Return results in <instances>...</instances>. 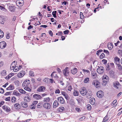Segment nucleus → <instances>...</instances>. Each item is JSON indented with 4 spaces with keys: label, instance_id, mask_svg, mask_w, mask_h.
<instances>
[{
    "label": "nucleus",
    "instance_id": "nucleus-1",
    "mask_svg": "<svg viewBox=\"0 0 122 122\" xmlns=\"http://www.w3.org/2000/svg\"><path fill=\"white\" fill-rule=\"evenodd\" d=\"M102 80L103 82V84L105 85L107 83V82L109 81V78L106 75L104 76H103Z\"/></svg>",
    "mask_w": 122,
    "mask_h": 122
},
{
    "label": "nucleus",
    "instance_id": "nucleus-2",
    "mask_svg": "<svg viewBox=\"0 0 122 122\" xmlns=\"http://www.w3.org/2000/svg\"><path fill=\"white\" fill-rule=\"evenodd\" d=\"M87 91L85 87L82 88L81 90L80 91V93L81 95L85 96L87 93Z\"/></svg>",
    "mask_w": 122,
    "mask_h": 122
},
{
    "label": "nucleus",
    "instance_id": "nucleus-3",
    "mask_svg": "<svg viewBox=\"0 0 122 122\" xmlns=\"http://www.w3.org/2000/svg\"><path fill=\"white\" fill-rule=\"evenodd\" d=\"M104 70V68L102 66H100L97 69V71L99 74H102L103 73Z\"/></svg>",
    "mask_w": 122,
    "mask_h": 122
},
{
    "label": "nucleus",
    "instance_id": "nucleus-4",
    "mask_svg": "<svg viewBox=\"0 0 122 122\" xmlns=\"http://www.w3.org/2000/svg\"><path fill=\"white\" fill-rule=\"evenodd\" d=\"M63 72L64 76H68L69 74V68H66L63 70Z\"/></svg>",
    "mask_w": 122,
    "mask_h": 122
},
{
    "label": "nucleus",
    "instance_id": "nucleus-5",
    "mask_svg": "<svg viewBox=\"0 0 122 122\" xmlns=\"http://www.w3.org/2000/svg\"><path fill=\"white\" fill-rule=\"evenodd\" d=\"M97 96L99 98H102L104 96L103 93L102 91H99L97 93Z\"/></svg>",
    "mask_w": 122,
    "mask_h": 122
},
{
    "label": "nucleus",
    "instance_id": "nucleus-6",
    "mask_svg": "<svg viewBox=\"0 0 122 122\" xmlns=\"http://www.w3.org/2000/svg\"><path fill=\"white\" fill-rule=\"evenodd\" d=\"M24 2L22 0H17L16 2V4L17 6L19 7L22 6L23 5Z\"/></svg>",
    "mask_w": 122,
    "mask_h": 122
},
{
    "label": "nucleus",
    "instance_id": "nucleus-7",
    "mask_svg": "<svg viewBox=\"0 0 122 122\" xmlns=\"http://www.w3.org/2000/svg\"><path fill=\"white\" fill-rule=\"evenodd\" d=\"M45 89V87L43 86H41L39 87L37 89V91L38 92H43Z\"/></svg>",
    "mask_w": 122,
    "mask_h": 122
},
{
    "label": "nucleus",
    "instance_id": "nucleus-8",
    "mask_svg": "<svg viewBox=\"0 0 122 122\" xmlns=\"http://www.w3.org/2000/svg\"><path fill=\"white\" fill-rule=\"evenodd\" d=\"M25 74V72L23 71H22L17 74V76L18 77L21 78Z\"/></svg>",
    "mask_w": 122,
    "mask_h": 122
},
{
    "label": "nucleus",
    "instance_id": "nucleus-9",
    "mask_svg": "<svg viewBox=\"0 0 122 122\" xmlns=\"http://www.w3.org/2000/svg\"><path fill=\"white\" fill-rule=\"evenodd\" d=\"M33 97L36 100H38L42 98L40 95L36 94H35L33 95Z\"/></svg>",
    "mask_w": 122,
    "mask_h": 122
},
{
    "label": "nucleus",
    "instance_id": "nucleus-10",
    "mask_svg": "<svg viewBox=\"0 0 122 122\" xmlns=\"http://www.w3.org/2000/svg\"><path fill=\"white\" fill-rule=\"evenodd\" d=\"M7 112H9L10 111V108L7 106L4 105L2 107Z\"/></svg>",
    "mask_w": 122,
    "mask_h": 122
},
{
    "label": "nucleus",
    "instance_id": "nucleus-11",
    "mask_svg": "<svg viewBox=\"0 0 122 122\" xmlns=\"http://www.w3.org/2000/svg\"><path fill=\"white\" fill-rule=\"evenodd\" d=\"M43 107L47 109H50L51 107L50 104L49 103H45L43 105Z\"/></svg>",
    "mask_w": 122,
    "mask_h": 122
},
{
    "label": "nucleus",
    "instance_id": "nucleus-12",
    "mask_svg": "<svg viewBox=\"0 0 122 122\" xmlns=\"http://www.w3.org/2000/svg\"><path fill=\"white\" fill-rule=\"evenodd\" d=\"M15 7L13 5L10 6L9 7V8L10 11L11 12H14L15 10Z\"/></svg>",
    "mask_w": 122,
    "mask_h": 122
},
{
    "label": "nucleus",
    "instance_id": "nucleus-13",
    "mask_svg": "<svg viewBox=\"0 0 122 122\" xmlns=\"http://www.w3.org/2000/svg\"><path fill=\"white\" fill-rule=\"evenodd\" d=\"M59 102H60V103L61 104H64L65 103L64 100L63 98L61 97H59L57 98V99Z\"/></svg>",
    "mask_w": 122,
    "mask_h": 122
},
{
    "label": "nucleus",
    "instance_id": "nucleus-14",
    "mask_svg": "<svg viewBox=\"0 0 122 122\" xmlns=\"http://www.w3.org/2000/svg\"><path fill=\"white\" fill-rule=\"evenodd\" d=\"M21 106L24 108H26L28 106L27 103H26L25 102L22 101L21 102Z\"/></svg>",
    "mask_w": 122,
    "mask_h": 122
},
{
    "label": "nucleus",
    "instance_id": "nucleus-15",
    "mask_svg": "<svg viewBox=\"0 0 122 122\" xmlns=\"http://www.w3.org/2000/svg\"><path fill=\"white\" fill-rule=\"evenodd\" d=\"M14 107L17 109H19L21 108L20 104L18 103H16L15 104Z\"/></svg>",
    "mask_w": 122,
    "mask_h": 122
},
{
    "label": "nucleus",
    "instance_id": "nucleus-16",
    "mask_svg": "<svg viewBox=\"0 0 122 122\" xmlns=\"http://www.w3.org/2000/svg\"><path fill=\"white\" fill-rule=\"evenodd\" d=\"M119 85V83L117 81H115L113 83V85L114 87H116L117 88H118L117 86Z\"/></svg>",
    "mask_w": 122,
    "mask_h": 122
},
{
    "label": "nucleus",
    "instance_id": "nucleus-17",
    "mask_svg": "<svg viewBox=\"0 0 122 122\" xmlns=\"http://www.w3.org/2000/svg\"><path fill=\"white\" fill-rule=\"evenodd\" d=\"M71 73L73 74H76L77 71V69L76 68H74L73 69L71 70Z\"/></svg>",
    "mask_w": 122,
    "mask_h": 122
},
{
    "label": "nucleus",
    "instance_id": "nucleus-18",
    "mask_svg": "<svg viewBox=\"0 0 122 122\" xmlns=\"http://www.w3.org/2000/svg\"><path fill=\"white\" fill-rule=\"evenodd\" d=\"M58 103L57 101H55L54 102L53 105V107L54 108H56L58 105Z\"/></svg>",
    "mask_w": 122,
    "mask_h": 122
},
{
    "label": "nucleus",
    "instance_id": "nucleus-19",
    "mask_svg": "<svg viewBox=\"0 0 122 122\" xmlns=\"http://www.w3.org/2000/svg\"><path fill=\"white\" fill-rule=\"evenodd\" d=\"M14 86L12 85H10L8 87L6 88L7 90H12L14 89Z\"/></svg>",
    "mask_w": 122,
    "mask_h": 122
},
{
    "label": "nucleus",
    "instance_id": "nucleus-20",
    "mask_svg": "<svg viewBox=\"0 0 122 122\" xmlns=\"http://www.w3.org/2000/svg\"><path fill=\"white\" fill-rule=\"evenodd\" d=\"M16 65L15 64L13 63H12L11 64L10 66V69L11 70H14L15 69V66Z\"/></svg>",
    "mask_w": 122,
    "mask_h": 122
},
{
    "label": "nucleus",
    "instance_id": "nucleus-21",
    "mask_svg": "<svg viewBox=\"0 0 122 122\" xmlns=\"http://www.w3.org/2000/svg\"><path fill=\"white\" fill-rule=\"evenodd\" d=\"M4 19L2 17L0 16V23L1 24H3L4 22Z\"/></svg>",
    "mask_w": 122,
    "mask_h": 122
},
{
    "label": "nucleus",
    "instance_id": "nucleus-22",
    "mask_svg": "<svg viewBox=\"0 0 122 122\" xmlns=\"http://www.w3.org/2000/svg\"><path fill=\"white\" fill-rule=\"evenodd\" d=\"M116 64L117 65V67L118 68V69L119 71H121L122 70V66L120 64H117V63Z\"/></svg>",
    "mask_w": 122,
    "mask_h": 122
},
{
    "label": "nucleus",
    "instance_id": "nucleus-23",
    "mask_svg": "<svg viewBox=\"0 0 122 122\" xmlns=\"http://www.w3.org/2000/svg\"><path fill=\"white\" fill-rule=\"evenodd\" d=\"M13 94L15 95H16L17 96H20V94L18 92H17L16 90H15L13 92Z\"/></svg>",
    "mask_w": 122,
    "mask_h": 122
},
{
    "label": "nucleus",
    "instance_id": "nucleus-24",
    "mask_svg": "<svg viewBox=\"0 0 122 122\" xmlns=\"http://www.w3.org/2000/svg\"><path fill=\"white\" fill-rule=\"evenodd\" d=\"M100 82L99 81H96V84L95 86L97 88L100 87Z\"/></svg>",
    "mask_w": 122,
    "mask_h": 122
},
{
    "label": "nucleus",
    "instance_id": "nucleus-25",
    "mask_svg": "<svg viewBox=\"0 0 122 122\" xmlns=\"http://www.w3.org/2000/svg\"><path fill=\"white\" fill-rule=\"evenodd\" d=\"M64 107H61L58 108L57 110L59 112H62L64 110Z\"/></svg>",
    "mask_w": 122,
    "mask_h": 122
},
{
    "label": "nucleus",
    "instance_id": "nucleus-26",
    "mask_svg": "<svg viewBox=\"0 0 122 122\" xmlns=\"http://www.w3.org/2000/svg\"><path fill=\"white\" fill-rule=\"evenodd\" d=\"M6 44L5 41H2L0 42V46H6Z\"/></svg>",
    "mask_w": 122,
    "mask_h": 122
},
{
    "label": "nucleus",
    "instance_id": "nucleus-27",
    "mask_svg": "<svg viewBox=\"0 0 122 122\" xmlns=\"http://www.w3.org/2000/svg\"><path fill=\"white\" fill-rule=\"evenodd\" d=\"M110 69V68L109 63H108L106 67V70L107 71H109Z\"/></svg>",
    "mask_w": 122,
    "mask_h": 122
},
{
    "label": "nucleus",
    "instance_id": "nucleus-28",
    "mask_svg": "<svg viewBox=\"0 0 122 122\" xmlns=\"http://www.w3.org/2000/svg\"><path fill=\"white\" fill-rule=\"evenodd\" d=\"M114 61L118 63H120V59L117 57H116L114 58Z\"/></svg>",
    "mask_w": 122,
    "mask_h": 122
},
{
    "label": "nucleus",
    "instance_id": "nucleus-29",
    "mask_svg": "<svg viewBox=\"0 0 122 122\" xmlns=\"http://www.w3.org/2000/svg\"><path fill=\"white\" fill-rule=\"evenodd\" d=\"M18 90L21 93L25 94L26 93V92L22 89H19Z\"/></svg>",
    "mask_w": 122,
    "mask_h": 122
},
{
    "label": "nucleus",
    "instance_id": "nucleus-30",
    "mask_svg": "<svg viewBox=\"0 0 122 122\" xmlns=\"http://www.w3.org/2000/svg\"><path fill=\"white\" fill-rule=\"evenodd\" d=\"M6 74V71L5 70H3L1 72V75L2 76H4Z\"/></svg>",
    "mask_w": 122,
    "mask_h": 122
},
{
    "label": "nucleus",
    "instance_id": "nucleus-31",
    "mask_svg": "<svg viewBox=\"0 0 122 122\" xmlns=\"http://www.w3.org/2000/svg\"><path fill=\"white\" fill-rule=\"evenodd\" d=\"M16 100V99L15 97H13L11 99V101L12 103H15Z\"/></svg>",
    "mask_w": 122,
    "mask_h": 122
},
{
    "label": "nucleus",
    "instance_id": "nucleus-32",
    "mask_svg": "<svg viewBox=\"0 0 122 122\" xmlns=\"http://www.w3.org/2000/svg\"><path fill=\"white\" fill-rule=\"evenodd\" d=\"M79 93V92L78 91L74 90L73 93V95L74 96H78Z\"/></svg>",
    "mask_w": 122,
    "mask_h": 122
},
{
    "label": "nucleus",
    "instance_id": "nucleus-33",
    "mask_svg": "<svg viewBox=\"0 0 122 122\" xmlns=\"http://www.w3.org/2000/svg\"><path fill=\"white\" fill-rule=\"evenodd\" d=\"M50 101V98L49 97H47L46 98H44V101L45 102H49Z\"/></svg>",
    "mask_w": 122,
    "mask_h": 122
},
{
    "label": "nucleus",
    "instance_id": "nucleus-34",
    "mask_svg": "<svg viewBox=\"0 0 122 122\" xmlns=\"http://www.w3.org/2000/svg\"><path fill=\"white\" fill-rule=\"evenodd\" d=\"M4 35V34L3 31L0 29V38L3 37Z\"/></svg>",
    "mask_w": 122,
    "mask_h": 122
},
{
    "label": "nucleus",
    "instance_id": "nucleus-35",
    "mask_svg": "<svg viewBox=\"0 0 122 122\" xmlns=\"http://www.w3.org/2000/svg\"><path fill=\"white\" fill-rule=\"evenodd\" d=\"M54 72H53L51 74V76L52 77H56V78H58V76L56 74H55V75L54 74Z\"/></svg>",
    "mask_w": 122,
    "mask_h": 122
},
{
    "label": "nucleus",
    "instance_id": "nucleus-36",
    "mask_svg": "<svg viewBox=\"0 0 122 122\" xmlns=\"http://www.w3.org/2000/svg\"><path fill=\"white\" fill-rule=\"evenodd\" d=\"M105 56V55L104 53H102L100 56V58L101 59H102L104 58Z\"/></svg>",
    "mask_w": 122,
    "mask_h": 122
},
{
    "label": "nucleus",
    "instance_id": "nucleus-37",
    "mask_svg": "<svg viewBox=\"0 0 122 122\" xmlns=\"http://www.w3.org/2000/svg\"><path fill=\"white\" fill-rule=\"evenodd\" d=\"M24 88L25 90L28 91H30L31 90V89L29 87H25Z\"/></svg>",
    "mask_w": 122,
    "mask_h": 122
},
{
    "label": "nucleus",
    "instance_id": "nucleus-38",
    "mask_svg": "<svg viewBox=\"0 0 122 122\" xmlns=\"http://www.w3.org/2000/svg\"><path fill=\"white\" fill-rule=\"evenodd\" d=\"M118 53L120 56H122V50H119L118 51Z\"/></svg>",
    "mask_w": 122,
    "mask_h": 122
},
{
    "label": "nucleus",
    "instance_id": "nucleus-39",
    "mask_svg": "<svg viewBox=\"0 0 122 122\" xmlns=\"http://www.w3.org/2000/svg\"><path fill=\"white\" fill-rule=\"evenodd\" d=\"M87 110H90L91 109L92 107L91 105L88 104L87 105Z\"/></svg>",
    "mask_w": 122,
    "mask_h": 122
},
{
    "label": "nucleus",
    "instance_id": "nucleus-40",
    "mask_svg": "<svg viewBox=\"0 0 122 122\" xmlns=\"http://www.w3.org/2000/svg\"><path fill=\"white\" fill-rule=\"evenodd\" d=\"M89 81V78L86 77V78L84 81V82L85 83H86L88 82V81Z\"/></svg>",
    "mask_w": 122,
    "mask_h": 122
},
{
    "label": "nucleus",
    "instance_id": "nucleus-41",
    "mask_svg": "<svg viewBox=\"0 0 122 122\" xmlns=\"http://www.w3.org/2000/svg\"><path fill=\"white\" fill-rule=\"evenodd\" d=\"M12 91L10 92H6L5 94V96H7L8 95H11V93L12 92Z\"/></svg>",
    "mask_w": 122,
    "mask_h": 122
},
{
    "label": "nucleus",
    "instance_id": "nucleus-42",
    "mask_svg": "<svg viewBox=\"0 0 122 122\" xmlns=\"http://www.w3.org/2000/svg\"><path fill=\"white\" fill-rule=\"evenodd\" d=\"M91 73L93 76H96V71H92Z\"/></svg>",
    "mask_w": 122,
    "mask_h": 122
},
{
    "label": "nucleus",
    "instance_id": "nucleus-43",
    "mask_svg": "<svg viewBox=\"0 0 122 122\" xmlns=\"http://www.w3.org/2000/svg\"><path fill=\"white\" fill-rule=\"evenodd\" d=\"M80 18L82 19H83L84 18V16L83 13L81 12L80 13Z\"/></svg>",
    "mask_w": 122,
    "mask_h": 122
},
{
    "label": "nucleus",
    "instance_id": "nucleus-44",
    "mask_svg": "<svg viewBox=\"0 0 122 122\" xmlns=\"http://www.w3.org/2000/svg\"><path fill=\"white\" fill-rule=\"evenodd\" d=\"M102 62H103V63L105 65L107 64V60L105 59H103L102 60Z\"/></svg>",
    "mask_w": 122,
    "mask_h": 122
},
{
    "label": "nucleus",
    "instance_id": "nucleus-45",
    "mask_svg": "<svg viewBox=\"0 0 122 122\" xmlns=\"http://www.w3.org/2000/svg\"><path fill=\"white\" fill-rule=\"evenodd\" d=\"M103 51V50L101 49L100 50H99L98 51H97L96 53V54L97 55H99V53L101 52H102Z\"/></svg>",
    "mask_w": 122,
    "mask_h": 122
},
{
    "label": "nucleus",
    "instance_id": "nucleus-46",
    "mask_svg": "<svg viewBox=\"0 0 122 122\" xmlns=\"http://www.w3.org/2000/svg\"><path fill=\"white\" fill-rule=\"evenodd\" d=\"M69 32V30H65L63 31L65 35L68 34Z\"/></svg>",
    "mask_w": 122,
    "mask_h": 122
},
{
    "label": "nucleus",
    "instance_id": "nucleus-47",
    "mask_svg": "<svg viewBox=\"0 0 122 122\" xmlns=\"http://www.w3.org/2000/svg\"><path fill=\"white\" fill-rule=\"evenodd\" d=\"M19 68L15 66V69L14 70V71L15 72L16 71L18 70Z\"/></svg>",
    "mask_w": 122,
    "mask_h": 122
},
{
    "label": "nucleus",
    "instance_id": "nucleus-48",
    "mask_svg": "<svg viewBox=\"0 0 122 122\" xmlns=\"http://www.w3.org/2000/svg\"><path fill=\"white\" fill-rule=\"evenodd\" d=\"M76 100L77 101L78 104L80 103L81 102V100L80 98H78L76 99Z\"/></svg>",
    "mask_w": 122,
    "mask_h": 122
},
{
    "label": "nucleus",
    "instance_id": "nucleus-49",
    "mask_svg": "<svg viewBox=\"0 0 122 122\" xmlns=\"http://www.w3.org/2000/svg\"><path fill=\"white\" fill-rule=\"evenodd\" d=\"M33 73L32 71H30L29 72V74L31 76H34V75L33 74Z\"/></svg>",
    "mask_w": 122,
    "mask_h": 122
},
{
    "label": "nucleus",
    "instance_id": "nucleus-50",
    "mask_svg": "<svg viewBox=\"0 0 122 122\" xmlns=\"http://www.w3.org/2000/svg\"><path fill=\"white\" fill-rule=\"evenodd\" d=\"M4 92V90L2 88L0 89V93L2 94H3Z\"/></svg>",
    "mask_w": 122,
    "mask_h": 122
},
{
    "label": "nucleus",
    "instance_id": "nucleus-51",
    "mask_svg": "<svg viewBox=\"0 0 122 122\" xmlns=\"http://www.w3.org/2000/svg\"><path fill=\"white\" fill-rule=\"evenodd\" d=\"M65 98L67 100H68L70 98L69 96H68L67 94H66V95L65 96Z\"/></svg>",
    "mask_w": 122,
    "mask_h": 122
},
{
    "label": "nucleus",
    "instance_id": "nucleus-52",
    "mask_svg": "<svg viewBox=\"0 0 122 122\" xmlns=\"http://www.w3.org/2000/svg\"><path fill=\"white\" fill-rule=\"evenodd\" d=\"M26 100V101L27 102H29L30 100V97H29L25 99H24V100Z\"/></svg>",
    "mask_w": 122,
    "mask_h": 122
},
{
    "label": "nucleus",
    "instance_id": "nucleus-53",
    "mask_svg": "<svg viewBox=\"0 0 122 122\" xmlns=\"http://www.w3.org/2000/svg\"><path fill=\"white\" fill-rule=\"evenodd\" d=\"M5 101H10V97H9L7 98H6L5 99Z\"/></svg>",
    "mask_w": 122,
    "mask_h": 122
},
{
    "label": "nucleus",
    "instance_id": "nucleus-54",
    "mask_svg": "<svg viewBox=\"0 0 122 122\" xmlns=\"http://www.w3.org/2000/svg\"><path fill=\"white\" fill-rule=\"evenodd\" d=\"M14 75V73H12L8 75V77H9L10 78L12 76H13Z\"/></svg>",
    "mask_w": 122,
    "mask_h": 122
},
{
    "label": "nucleus",
    "instance_id": "nucleus-55",
    "mask_svg": "<svg viewBox=\"0 0 122 122\" xmlns=\"http://www.w3.org/2000/svg\"><path fill=\"white\" fill-rule=\"evenodd\" d=\"M60 93V91L59 89L56 90L55 92V93L56 94H59Z\"/></svg>",
    "mask_w": 122,
    "mask_h": 122
},
{
    "label": "nucleus",
    "instance_id": "nucleus-56",
    "mask_svg": "<svg viewBox=\"0 0 122 122\" xmlns=\"http://www.w3.org/2000/svg\"><path fill=\"white\" fill-rule=\"evenodd\" d=\"M107 117V114L106 115V116L105 117H104V118H103V120L104 121H107L108 120V119H107L106 120Z\"/></svg>",
    "mask_w": 122,
    "mask_h": 122
},
{
    "label": "nucleus",
    "instance_id": "nucleus-57",
    "mask_svg": "<svg viewBox=\"0 0 122 122\" xmlns=\"http://www.w3.org/2000/svg\"><path fill=\"white\" fill-rule=\"evenodd\" d=\"M103 52H104L106 53L107 54H108V55H109V52L107 50H103Z\"/></svg>",
    "mask_w": 122,
    "mask_h": 122
},
{
    "label": "nucleus",
    "instance_id": "nucleus-58",
    "mask_svg": "<svg viewBox=\"0 0 122 122\" xmlns=\"http://www.w3.org/2000/svg\"><path fill=\"white\" fill-rule=\"evenodd\" d=\"M10 35L9 33L7 34L6 35V37L7 39H8L10 38Z\"/></svg>",
    "mask_w": 122,
    "mask_h": 122
},
{
    "label": "nucleus",
    "instance_id": "nucleus-59",
    "mask_svg": "<svg viewBox=\"0 0 122 122\" xmlns=\"http://www.w3.org/2000/svg\"><path fill=\"white\" fill-rule=\"evenodd\" d=\"M85 118V117L83 116L81 118H79V120L81 121L83 120Z\"/></svg>",
    "mask_w": 122,
    "mask_h": 122
},
{
    "label": "nucleus",
    "instance_id": "nucleus-60",
    "mask_svg": "<svg viewBox=\"0 0 122 122\" xmlns=\"http://www.w3.org/2000/svg\"><path fill=\"white\" fill-rule=\"evenodd\" d=\"M72 89L71 86H68L67 90L70 91H71Z\"/></svg>",
    "mask_w": 122,
    "mask_h": 122
},
{
    "label": "nucleus",
    "instance_id": "nucleus-61",
    "mask_svg": "<svg viewBox=\"0 0 122 122\" xmlns=\"http://www.w3.org/2000/svg\"><path fill=\"white\" fill-rule=\"evenodd\" d=\"M61 94L64 96H65L66 95V94H67L66 93V92L64 91L61 92Z\"/></svg>",
    "mask_w": 122,
    "mask_h": 122
},
{
    "label": "nucleus",
    "instance_id": "nucleus-62",
    "mask_svg": "<svg viewBox=\"0 0 122 122\" xmlns=\"http://www.w3.org/2000/svg\"><path fill=\"white\" fill-rule=\"evenodd\" d=\"M49 34L52 36V35H53V34L52 32L51 31L49 30Z\"/></svg>",
    "mask_w": 122,
    "mask_h": 122
},
{
    "label": "nucleus",
    "instance_id": "nucleus-63",
    "mask_svg": "<svg viewBox=\"0 0 122 122\" xmlns=\"http://www.w3.org/2000/svg\"><path fill=\"white\" fill-rule=\"evenodd\" d=\"M15 83L16 84H17L18 85L19 84V82L18 81H15Z\"/></svg>",
    "mask_w": 122,
    "mask_h": 122
},
{
    "label": "nucleus",
    "instance_id": "nucleus-64",
    "mask_svg": "<svg viewBox=\"0 0 122 122\" xmlns=\"http://www.w3.org/2000/svg\"><path fill=\"white\" fill-rule=\"evenodd\" d=\"M94 102V101L92 100V99L90 100V102L91 104H94V102Z\"/></svg>",
    "mask_w": 122,
    "mask_h": 122
}]
</instances>
